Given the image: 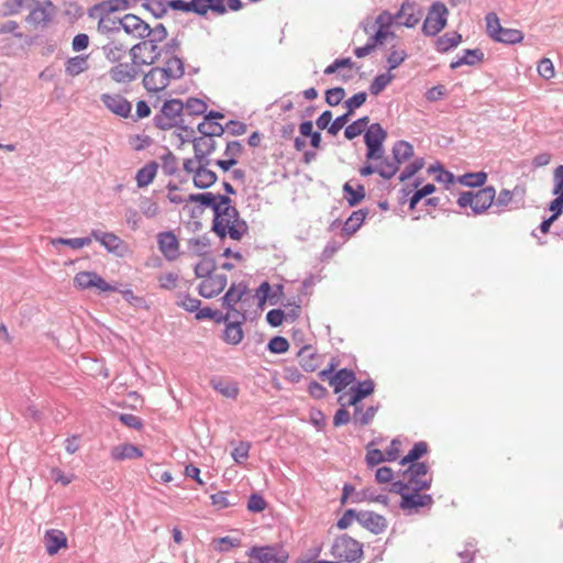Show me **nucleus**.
I'll use <instances>...</instances> for the list:
<instances>
[{
  "instance_id": "obj_25",
  "label": "nucleus",
  "mask_w": 563,
  "mask_h": 563,
  "mask_svg": "<svg viewBox=\"0 0 563 563\" xmlns=\"http://www.w3.org/2000/svg\"><path fill=\"white\" fill-rule=\"evenodd\" d=\"M210 164L205 162H197L196 175L194 176V185L199 189L210 188L218 180L217 174L209 169Z\"/></svg>"
},
{
  "instance_id": "obj_27",
  "label": "nucleus",
  "mask_w": 563,
  "mask_h": 563,
  "mask_svg": "<svg viewBox=\"0 0 563 563\" xmlns=\"http://www.w3.org/2000/svg\"><path fill=\"white\" fill-rule=\"evenodd\" d=\"M356 379L355 373L349 368H341L330 377V385L339 394Z\"/></svg>"
},
{
  "instance_id": "obj_45",
  "label": "nucleus",
  "mask_w": 563,
  "mask_h": 563,
  "mask_svg": "<svg viewBox=\"0 0 563 563\" xmlns=\"http://www.w3.org/2000/svg\"><path fill=\"white\" fill-rule=\"evenodd\" d=\"M407 56L408 55L402 47H400L398 44H393L386 58L388 64V71L399 67L405 62Z\"/></svg>"
},
{
  "instance_id": "obj_49",
  "label": "nucleus",
  "mask_w": 563,
  "mask_h": 563,
  "mask_svg": "<svg viewBox=\"0 0 563 563\" xmlns=\"http://www.w3.org/2000/svg\"><path fill=\"white\" fill-rule=\"evenodd\" d=\"M368 122H369V118L367 115L355 120L354 122H352L351 124H349L345 128L344 136L347 140L355 139L356 136L361 135L365 131V128L367 126Z\"/></svg>"
},
{
  "instance_id": "obj_56",
  "label": "nucleus",
  "mask_w": 563,
  "mask_h": 563,
  "mask_svg": "<svg viewBox=\"0 0 563 563\" xmlns=\"http://www.w3.org/2000/svg\"><path fill=\"white\" fill-rule=\"evenodd\" d=\"M53 245H67L71 249H81L84 246H88L91 243V238H75V239H64V238H56L53 239L51 242Z\"/></svg>"
},
{
  "instance_id": "obj_17",
  "label": "nucleus",
  "mask_w": 563,
  "mask_h": 563,
  "mask_svg": "<svg viewBox=\"0 0 563 563\" xmlns=\"http://www.w3.org/2000/svg\"><path fill=\"white\" fill-rule=\"evenodd\" d=\"M158 249L167 261H175L179 256V242L172 231L162 232L157 235Z\"/></svg>"
},
{
  "instance_id": "obj_60",
  "label": "nucleus",
  "mask_w": 563,
  "mask_h": 563,
  "mask_svg": "<svg viewBox=\"0 0 563 563\" xmlns=\"http://www.w3.org/2000/svg\"><path fill=\"white\" fill-rule=\"evenodd\" d=\"M366 99H367V93L365 91H360V92L355 93L354 96H352L351 98H349L344 102V106L347 109V111H346L347 115H352L356 109H358L360 107H362L365 103Z\"/></svg>"
},
{
  "instance_id": "obj_11",
  "label": "nucleus",
  "mask_w": 563,
  "mask_h": 563,
  "mask_svg": "<svg viewBox=\"0 0 563 563\" xmlns=\"http://www.w3.org/2000/svg\"><path fill=\"white\" fill-rule=\"evenodd\" d=\"M429 465L426 462L408 464L401 472V477L408 481L411 490H428L432 485V477H427Z\"/></svg>"
},
{
  "instance_id": "obj_52",
  "label": "nucleus",
  "mask_w": 563,
  "mask_h": 563,
  "mask_svg": "<svg viewBox=\"0 0 563 563\" xmlns=\"http://www.w3.org/2000/svg\"><path fill=\"white\" fill-rule=\"evenodd\" d=\"M208 109L207 103L198 98H188L186 102H184V111L188 115H201Z\"/></svg>"
},
{
  "instance_id": "obj_22",
  "label": "nucleus",
  "mask_w": 563,
  "mask_h": 563,
  "mask_svg": "<svg viewBox=\"0 0 563 563\" xmlns=\"http://www.w3.org/2000/svg\"><path fill=\"white\" fill-rule=\"evenodd\" d=\"M95 18H98V32L109 36H122L121 19L111 16V13L99 11Z\"/></svg>"
},
{
  "instance_id": "obj_34",
  "label": "nucleus",
  "mask_w": 563,
  "mask_h": 563,
  "mask_svg": "<svg viewBox=\"0 0 563 563\" xmlns=\"http://www.w3.org/2000/svg\"><path fill=\"white\" fill-rule=\"evenodd\" d=\"M387 132L379 123H372L364 133V142L366 147L377 144H384Z\"/></svg>"
},
{
  "instance_id": "obj_3",
  "label": "nucleus",
  "mask_w": 563,
  "mask_h": 563,
  "mask_svg": "<svg viewBox=\"0 0 563 563\" xmlns=\"http://www.w3.org/2000/svg\"><path fill=\"white\" fill-rule=\"evenodd\" d=\"M229 196L219 195L218 206L213 212V221L211 230L220 238L227 236V228L233 221H238L240 213L238 209L231 206Z\"/></svg>"
},
{
  "instance_id": "obj_1",
  "label": "nucleus",
  "mask_w": 563,
  "mask_h": 563,
  "mask_svg": "<svg viewBox=\"0 0 563 563\" xmlns=\"http://www.w3.org/2000/svg\"><path fill=\"white\" fill-rule=\"evenodd\" d=\"M134 45L129 46L122 36H109L101 45V52L107 62L112 64L108 74L115 84L128 85L135 81L142 73L143 56L140 51L135 52Z\"/></svg>"
},
{
  "instance_id": "obj_40",
  "label": "nucleus",
  "mask_w": 563,
  "mask_h": 563,
  "mask_svg": "<svg viewBox=\"0 0 563 563\" xmlns=\"http://www.w3.org/2000/svg\"><path fill=\"white\" fill-rule=\"evenodd\" d=\"M462 42V35L457 32H449L437 40L435 47L438 52L444 53L456 47Z\"/></svg>"
},
{
  "instance_id": "obj_44",
  "label": "nucleus",
  "mask_w": 563,
  "mask_h": 563,
  "mask_svg": "<svg viewBox=\"0 0 563 563\" xmlns=\"http://www.w3.org/2000/svg\"><path fill=\"white\" fill-rule=\"evenodd\" d=\"M198 132L206 137L222 136L225 128L220 123L205 119L197 126Z\"/></svg>"
},
{
  "instance_id": "obj_16",
  "label": "nucleus",
  "mask_w": 563,
  "mask_h": 563,
  "mask_svg": "<svg viewBox=\"0 0 563 563\" xmlns=\"http://www.w3.org/2000/svg\"><path fill=\"white\" fill-rule=\"evenodd\" d=\"M421 10L415 2L405 1L396 13V23L406 27H415L421 19Z\"/></svg>"
},
{
  "instance_id": "obj_26",
  "label": "nucleus",
  "mask_w": 563,
  "mask_h": 563,
  "mask_svg": "<svg viewBox=\"0 0 563 563\" xmlns=\"http://www.w3.org/2000/svg\"><path fill=\"white\" fill-rule=\"evenodd\" d=\"M44 544L49 555L56 554L62 548L67 547L65 533L57 529H49L44 534Z\"/></svg>"
},
{
  "instance_id": "obj_10",
  "label": "nucleus",
  "mask_w": 563,
  "mask_h": 563,
  "mask_svg": "<svg viewBox=\"0 0 563 563\" xmlns=\"http://www.w3.org/2000/svg\"><path fill=\"white\" fill-rule=\"evenodd\" d=\"M449 10L442 2H433L428 11L427 18L422 25V32L427 36H435L446 25V16Z\"/></svg>"
},
{
  "instance_id": "obj_62",
  "label": "nucleus",
  "mask_w": 563,
  "mask_h": 563,
  "mask_svg": "<svg viewBox=\"0 0 563 563\" xmlns=\"http://www.w3.org/2000/svg\"><path fill=\"white\" fill-rule=\"evenodd\" d=\"M345 97V90L342 87H334L325 90L324 99L325 102L331 106L335 107L342 102V100Z\"/></svg>"
},
{
  "instance_id": "obj_54",
  "label": "nucleus",
  "mask_w": 563,
  "mask_h": 563,
  "mask_svg": "<svg viewBox=\"0 0 563 563\" xmlns=\"http://www.w3.org/2000/svg\"><path fill=\"white\" fill-rule=\"evenodd\" d=\"M487 180L485 172L467 173L460 177V183L467 187H481Z\"/></svg>"
},
{
  "instance_id": "obj_4",
  "label": "nucleus",
  "mask_w": 563,
  "mask_h": 563,
  "mask_svg": "<svg viewBox=\"0 0 563 563\" xmlns=\"http://www.w3.org/2000/svg\"><path fill=\"white\" fill-rule=\"evenodd\" d=\"M167 7L184 12H192L198 15L205 16L208 11L221 15L227 12L225 0H169Z\"/></svg>"
},
{
  "instance_id": "obj_21",
  "label": "nucleus",
  "mask_w": 563,
  "mask_h": 563,
  "mask_svg": "<svg viewBox=\"0 0 563 563\" xmlns=\"http://www.w3.org/2000/svg\"><path fill=\"white\" fill-rule=\"evenodd\" d=\"M122 35H132L134 38H144V32L147 30V23L135 14H125L121 18Z\"/></svg>"
},
{
  "instance_id": "obj_35",
  "label": "nucleus",
  "mask_w": 563,
  "mask_h": 563,
  "mask_svg": "<svg viewBox=\"0 0 563 563\" xmlns=\"http://www.w3.org/2000/svg\"><path fill=\"white\" fill-rule=\"evenodd\" d=\"M484 59V53L479 48L474 49H465L463 56L459 57L456 60L450 64L452 69H456L462 65H476Z\"/></svg>"
},
{
  "instance_id": "obj_47",
  "label": "nucleus",
  "mask_w": 563,
  "mask_h": 563,
  "mask_svg": "<svg viewBox=\"0 0 563 563\" xmlns=\"http://www.w3.org/2000/svg\"><path fill=\"white\" fill-rule=\"evenodd\" d=\"M561 180H558V184H553L552 194L556 196V198H554L549 205V210L552 212L551 216L555 219H558L563 212V192L561 190Z\"/></svg>"
},
{
  "instance_id": "obj_18",
  "label": "nucleus",
  "mask_w": 563,
  "mask_h": 563,
  "mask_svg": "<svg viewBox=\"0 0 563 563\" xmlns=\"http://www.w3.org/2000/svg\"><path fill=\"white\" fill-rule=\"evenodd\" d=\"M358 523L374 534L383 533L387 528L386 518L369 510L360 511Z\"/></svg>"
},
{
  "instance_id": "obj_33",
  "label": "nucleus",
  "mask_w": 563,
  "mask_h": 563,
  "mask_svg": "<svg viewBox=\"0 0 563 563\" xmlns=\"http://www.w3.org/2000/svg\"><path fill=\"white\" fill-rule=\"evenodd\" d=\"M344 198L350 207L357 206L365 198V188L363 185L357 184L354 188L351 181H346L343 187Z\"/></svg>"
},
{
  "instance_id": "obj_41",
  "label": "nucleus",
  "mask_w": 563,
  "mask_h": 563,
  "mask_svg": "<svg viewBox=\"0 0 563 563\" xmlns=\"http://www.w3.org/2000/svg\"><path fill=\"white\" fill-rule=\"evenodd\" d=\"M394 21H396V14L393 15L388 11H383L376 16L375 21L371 25L364 26V31L366 33H369L371 30L375 29L390 31L389 29L393 25Z\"/></svg>"
},
{
  "instance_id": "obj_37",
  "label": "nucleus",
  "mask_w": 563,
  "mask_h": 563,
  "mask_svg": "<svg viewBox=\"0 0 563 563\" xmlns=\"http://www.w3.org/2000/svg\"><path fill=\"white\" fill-rule=\"evenodd\" d=\"M89 68L88 56L77 55L70 57L65 63V71L67 75L75 77Z\"/></svg>"
},
{
  "instance_id": "obj_8",
  "label": "nucleus",
  "mask_w": 563,
  "mask_h": 563,
  "mask_svg": "<svg viewBox=\"0 0 563 563\" xmlns=\"http://www.w3.org/2000/svg\"><path fill=\"white\" fill-rule=\"evenodd\" d=\"M487 34L495 41L504 44H517L523 40V33L517 29H506L500 25L495 12L485 16Z\"/></svg>"
},
{
  "instance_id": "obj_61",
  "label": "nucleus",
  "mask_w": 563,
  "mask_h": 563,
  "mask_svg": "<svg viewBox=\"0 0 563 563\" xmlns=\"http://www.w3.org/2000/svg\"><path fill=\"white\" fill-rule=\"evenodd\" d=\"M241 543L240 539L232 537H222L213 539L212 544L214 550L220 552L229 551L232 548L239 547Z\"/></svg>"
},
{
  "instance_id": "obj_50",
  "label": "nucleus",
  "mask_w": 563,
  "mask_h": 563,
  "mask_svg": "<svg viewBox=\"0 0 563 563\" xmlns=\"http://www.w3.org/2000/svg\"><path fill=\"white\" fill-rule=\"evenodd\" d=\"M217 268L216 261L211 257L203 258L195 266V275L198 278H208L213 275V272Z\"/></svg>"
},
{
  "instance_id": "obj_13",
  "label": "nucleus",
  "mask_w": 563,
  "mask_h": 563,
  "mask_svg": "<svg viewBox=\"0 0 563 563\" xmlns=\"http://www.w3.org/2000/svg\"><path fill=\"white\" fill-rule=\"evenodd\" d=\"M32 7L30 14L26 16V22L33 24L34 26L44 27L52 19V14L54 11V5L49 0L31 2Z\"/></svg>"
},
{
  "instance_id": "obj_53",
  "label": "nucleus",
  "mask_w": 563,
  "mask_h": 563,
  "mask_svg": "<svg viewBox=\"0 0 563 563\" xmlns=\"http://www.w3.org/2000/svg\"><path fill=\"white\" fill-rule=\"evenodd\" d=\"M180 45L181 42L178 37H173L166 42L162 46V51L164 52L163 63L169 62L172 58L181 59L177 54L180 51Z\"/></svg>"
},
{
  "instance_id": "obj_14",
  "label": "nucleus",
  "mask_w": 563,
  "mask_h": 563,
  "mask_svg": "<svg viewBox=\"0 0 563 563\" xmlns=\"http://www.w3.org/2000/svg\"><path fill=\"white\" fill-rule=\"evenodd\" d=\"M168 36V32L166 26L163 23L156 24L154 27H151L147 24V30L144 32V38L136 44H134L133 57H135V52L140 51L142 54L143 51H147L150 43H162Z\"/></svg>"
},
{
  "instance_id": "obj_24",
  "label": "nucleus",
  "mask_w": 563,
  "mask_h": 563,
  "mask_svg": "<svg viewBox=\"0 0 563 563\" xmlns=\"http://www.w3.org/2000/svg\"><path fill=\"white\" fill-rule=\"evenodd\" d=\"M194 152L197 162L210 164L209 156L216 151L217 143L212 137L200 136L192 139Z\"/></svg>"
},
{
  "instance_id": "obj_42",
  "label": "nucleus",
  "mask_w": 563,
  "mask_h": 563,
  "mask_svg": "<svg viewBox=\"0 0 563 563\" xmlns=\"http://www.w3.org/2000/svg\"><path fill=\"white\" fill-rule=\"evenodd\" d=\"M219 195L212 192L190 194L187 198L188 202H197L201 207L211 208L214 212L218 206Z\"/></svg>"
},
{
  "instance_id": "obj_63",
  "label": "nucleus",
  "mask_w": 563,
  "mask_h": 563,
  "mask_svg": "<svg viewBox=\"0 0 563 563\" xmlns=\"http://www.w3.org/2000/svg\"><path fill=\"white\" fill-rule=\"evenodd\" d=\"M162 168L166 175H174L178 170V159L170 151L162 156Z\"/></svg>"
},
{
  "instance_id": "obj_36",
  "label": "nucleus",
  "mask_w": 563,
  "mask_h": 563,
  "mask_svg": "<svg viewBox=\"0 0 563 563\" xmlns=\"http://www.w3.org/2000/svg\"><path fill=\"white\" fill-rule=\"evenodd\" d=\"M391 153L394 161L400 166L413 156V146L407 141H397Z\"/></svg>"
},
{
  "instance_id": "obj_15",
  "label": "nucleus",
  "mask_w": 563,
  "mask_h": 563,
  "mask_svg": "<svg viewBox=\"0 0 563 563\" xmlns=\"http://www.w3.org/2000/svg\"><path fill=\"white\" fill-rule=\"evenodd\" d=\"M228 278L224 274H216L203 279L198 287V292L203 298L218 296L227 286Z\"/></svg>"
},
{
  "instance_id": "obj_58",
  "label": "nucleus",
  "mask_w": 563,
  "mask_h": 563,
  "mask_svg": "<svg viewBox=\"0 0 563 563\" xmlns=\"http://www.w3.org/2000/svg\"><path fill=\"white\" fill-rule=\"evenodd\" d=\"M140 210L148 219H152L159 213V207L157 202L148 197L140 198Z\"/></svg>"
},
{
  "instance_id": "obj_19",
  "label": "nucleus",
  "mask_w": 563,
  "mask_h": 563,
  "mask_svg": "<svg viewBox=\"0 0 563 563\" xmlns=\"http://www.w3.org/2000/svg\"><path fill=\"white\" fill-rule=\"evenodd\" d=\"M247 292V286L243 283L238 285L232 284L228 291L222 297V306L230 311L236 312L242 321L246 320L245 313L236 310L234 305L242 300L243 296Z\"/></svg>"
},
{
  "instance_id": "obj_20",
  "label": "nucleus",
  "mask_w": 563,
  "mask_h": 563,
  "mask_svg": "<svg viewBox=\"0 0 563 563\" xmlns=\"http://www.w3.org/2000/svg\"><path fill=\"white\" fill-rule=\"evenodd\" d=\"M422 490H408L399 503V507L402 510H412L420 507H431L433 505V498L430 494H420Z\"/></svg>"
},
{
  "instance_id": "obj_57",
  "label": "nucleus",
  "mask_w": 563,
  "mask_h": 563,
  "mask_svg": "<svg viewBox=\"0 0 563 563\" xmlns=\"http://www.w3.org/2000/svg\"><path fill=\"white\" fill-rule=\"evenodd\" d=\"M176 305L188 312H196L201 306V300L191 297L189 294H180Z\"/></svg>"
},
{
  "instance_id": "obj_59",
  "label": "nucleus",
  "mask_w": 563,
  "mask_h": 563,
  "mask_svg": "<svg viewBox=\"0 0 563 563\" xmlns=\"http://www.w3.org/2000/svg\"><path fill=\"white\" fill-rule=\"evenodd\" d=\"M374 33L371 35V37L368 38V44L373 46V48L375 49L378 45H382L384 44L386 41H388L389 38L390 40H395L397 38V35L391 32V31H383V30H378V29H375L373 30Z\"/></svg>"
},
{
  "instance_id": "obj_51",
  "label": "nucleus",
  "mask_w": 563,
  "mask_h": 563,
  "mask_svg": "<svg viewBox=\"0 0 563 563\" xmlns=\"http://www.w3.org/2000/svg\"><path fill=\"white\" fill-rule=\"evenodd\" d=\"M399 165L393 159L383 158L380 164L376 166L377 174L384 179H391L399 170Z\"/></svg>"
},
{
  "instance_id": "obj_5",
  "label": "nucleus",
  "mask_w": 563,
  "mask_h": 563,
  "mask_svg": "<svg viewBox=\"0 0 563 563\" xmlns=\"http://www.w3.org/2000/svg\"><path fill=\"white\" fill-rule=\"evenodd\" d=\"M495 197V188L487 186L476 191L461 192L457 198V205L461 208L470 207L474 214H482L493 205Z\"/></svg>"
},
{
  "instance_id": "obj_30",
  "label": "nucleus",
  "mask_w": 563,
  "mask_h": 563,
  "mask_svg": "<svg viewBox=\"0 0 563 563\" xmlns=\"http://www.w3.org/2000/svg\"><path fill=\"white\" fill-rule=\"evenodd\" d=\"M143 453L142 451L135 446L134 444H131V443H124V444H120V445H117L114 446L112 450H111V456L113 460H117V461H123V460H126V459H139V457H142Z\"/></svg>"
},
{
  "instance_id": "obj_9",
  "label": "nucleus",
  "mask_w": 563,
  "mask_h": 563,
  "mask_svg": "<svg viewBox=\"0 0 563 563\" xmlns=\"http://www.w3.org/2000/svg\"><path fill=\"white\" fill-rule=\"evenodd\" d=\"M246 555L250 558L247 563H286L289 554L287 550L279 544L252 547Z\"/></svg>"
},
{
  "instance_id": "obj_29",
  "label": "nucleus",
  "mask_w": 563,
  "mask_h": 563,
  "mask_svg": "<svg viewBox=\"0 0 563 563\" xmlns=\"http://www.w3.org/2000/svg\"><path fill=\"white\" fill-rule=\"evenodd\" d=\"M298 357L306 372H314L319 366V357L311 345L302 346L298 352Z\"/></svg>"
},
{
  "instance_id": "obj_46",
  "label": "nucleus",
  "mask_w": 563,
  "mask_h": 563,
  "mask_svg": "<svg viewBox=\"0 0 563 563\" xmlns=\"http://www.w3.org/2000/svg\"><path fill=\"white\" fill-rule=\"evenodd\" d=\"M428 452V444L423 441L413 444L412 449L400 460V465L418 463V461Z\"/></svg>"
},
{
  "instance_id": "obj_32",
  "label": "nucleus",
  "mask_w": 563,
  "mask_h": 563,
  "mask_svg": "<svg viewBox=\"0 0 563 563\" xmlns=\"http://www.w3.org/2000/svg\"><path fill=\"white\" fill-rule=\"evenodd\" d=\"M90 238L91 240L95 239L96 241L100 242V244L104 246L109 252H115L121 244L120 238L111 232L92 230Z\"/></svg>"
},
{
  "instance_id": "obj_12",
  "label": "nucleus",
  "mask_w": 563,
  "mask_h": 563,
  "mask_svg": "<svg viewBox=\"0 0 563 563\" xmlns=\"http://www.w3.org/2000/svg\"><path fill=\"white\" fill-rule=\"evenodd\" d=\"M74 285L79 289H89L96 287L99 291H115L118 288L107 283L100 275L96 272H79L74 277Z\"/></svg>"
},
{
  "instance_id": "obj_64",
  "label": "nucleus",
  "mask_w": 563,
  "mask_h": 563,
  "mask_svg": "<svg viewBox=\"0 0 563 563\" xmlns=\"http://www.w3.org/2000/svg\"><path fill=\"white\" fill-rule=\"evenodd\" d=\"M375 384L372 379L360 382L356 386H352L350 393H355L361 399L374 393Z\"/></svg>"
},
{
  "instance_id": "obj_28",
  "label": "nucleus",
  "mask_w": 563,
  "mask_h": 563,
  "mask_svg": "<svg viewBox=\"0 0 563 563\" xmlns=\"http://www.w3.org/2000/svg\"><path fill=\"white\" fill-rule=\"evenodd\" d=\"M245 321H242V318H240V320L229 321L225 324L223 340L228 344L236 345L243 340L244 332L242 330V324Z\"/></svg>"
},
{
  "instance_id": "obj_2",
  "label": "nucleus",
  "mask_w": 563,
  "mask_h": 563,
  "mask_svg": "<svg viewBox=\"0 0 563 563\" xmlns=\"http://www.w3.org/2000/svg\"><path fill=\"white\" fill-rule=\"evenodd\" d=\"M152 68L143 74L142 85L148 92L163 91L172 80L180 79L185 74L183 59L172 58L163 65H151Z\"/></svg>"
},
{
  "instance_id": "obj_39",
  "label": "nucleus",
  "mask_w": 563,
  "mask_h": 563,
  "mask_svg": "<svg viewBox=\"0 0 563 563\" xmlns=\"http://www.w3.org/2000/svg\"><path fill=\"white\" fill-rule=\"evenodd\" d=\"M367 214V209H358L353 211L343 225V232L346 235L354 234L361 228Z\"/></svg>"
},
{
  "instance_id": "obj_31",
  "label": "nucleus",
  "mask_w": 563,
  "mask_h": 563,
  "mask_svg": "<svg viewBox=\"0 0 563 563\" xmlns=\"http://www.w3.org/2000/svg\"><path fill=\"white\" fill-rule=\"evenodd\" d=\"M129 8V0H109L93 5L89 10V16L95 18L99 11L112 13L115 11L126 10Z\"/></svg>"
},
{
  "instance_id": "obj_7",
  "label": "nucleus",
  "mask_w": 563,
  "mask_h": 563,
  "mask_svg": "<svg viewBox=\"0 0 563 563\" xmlns=\"http://www.w3.org/2000/svg\"><path fill=\"white\" fill-rule=\"evenodd\" d=\"M331 554L349 563H358L363 558V544L349 534H342L335 538Z\"/></svg>"
},
{
  "instance_id": "obj_48",
  "label": "nucleus",
  "mask_w": 563,
  "mask_h": 563,
  "mask_svg": "<svg viewBox=\"0 0 563 563\" xmlns=\"http://www.w3.org/2000/svg\"><path fill=\"white\" fill-rule=\"evenodd\" d=\"M395 76L393 74L384 73L377 75L369 85V92L373 96H378L385 88L393 81Z\"/></svg>"
},
{
  "instance_id": "obj_38",
  "label": "nucleus",
  "mask_w": 563,
  "mask_h": 563,
  "mask_svg": "<svg viewBox=\"0 0 563 563\" xmlns=\"http://www.w3.org/2000/svg\"><path fill=\"white\" fill-rule=\"evenodd\" d=\"M157 168L158 164L156 162H151L139 169L135 175L137 187L143 188L150 185L156 176Z\"/></svg>"
},
{
  "instance_id": "obj_43",
  "label": "nucleus",
  "mask_w": 563,
  "mask_h": 563,
  "mask_svg": "<svg viewBox=\"0 0 563 563\" xmlns=\"http://www.w3.org/2000/svg\"><path fill=\"white\" fill-rule=\"evenodd\" d=\"M376 501L383 504L385 506L388 505L389 498L387 495H375L371 488H365L360 492H356L354 496H352V503H363V501Z\"/></svg>"
},
{
  "instance_id": "obj_55",
  "label": "nucleus",
  "mask_w": 563,
  "mask_h": 563,
  "mask_svg": "<svg viewBox=\"0 0 563 563\" xmlns=\"http://www.w3.org/2000/svg\"><path fill=\"white\" fill-rule=\"evenodd\" d=\"M249 225L245 220L238 218V221H233L230 225L227 228V234L232 240L240 241L242 236L247 232Z\"/></svg>"
},
{
  "instance_id": "obj_6",
  "label": "nucleus",
  "mask_w": 563,
  "mask_h": 563,
  "mask_svg": "<svg viewBox=\"0 0 563 563\" xmlns=\"http://www.w3.org/2000/svg\"><path fill=\"white\" fill-rule=\"evenodd\" d=\"M184 102L179 99H170L163 103L159 113H156L153 121L156 128L163 131L185 124Z\"/></svg>"
},
{
  "instance_id": "obj_23",
  "label": "nucleus",
  "mask_w": 563,
  "mask_h": 563,
  "mask_svg": "<svg viewBox=\"0 0 563 563\" xmlns=\"http://www.w3.org/2000/svg\"><path fill=\"white\" fill-rule=\"evenodd\" d=\"M103 104L114 114L128 118L131 112V103L121 95L104 93L101 97Z\"/></svg>"
}]
</instances>
